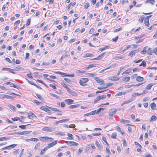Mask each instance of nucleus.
<instances>
[{
    "instance_id": "31",
    "label": "nucleus",
    "mask_w": 157,
    "mask_h": 157,
    "mask_svg": "<svg viewBox=\"0 0 157 157\" xmlns=\"http://www.w3.org/2000/svg\"><path fill=\"white\" fill-rule=\"evenodd\" d=\"M36 95L37 97L38 98L39 100L41 101H43L44 100L43 98L40 95L38 94H36Z\"/></svg>"
},
{
    "instance_id": "8",
    "label": "nucleus",
    "mask_w": 157,
    "mask_h": 157,
    "mask_svg": "<svg viewBox=\"0 0 157 157\" xmlns=\"http://www.w3.org/2000/svg\"><path fill=\"white\" fill-rule=\"evenodd\" d=\"M68 144L71 146H76L78 145V143L74 141H68Z\"/></svg>"
},
{
    "instance_id": "6",
    "label": "nucleus",
    "mask_w": 157,
    "mask_h": 157,
    "mask_svg": "<svg viewBox=\"0 0 157 157\" xmlns=\"http://www.w3.org/2000/svg\"><path fill=\"white\" fill-rule=\"evenodd\" d=\"M31 131H25L23 132H17V134L21 135H27L31 133Z\"/></svg>"
},
{
    "instance_id": "48",
    "label": "nucleus",
    "mask_w": 157,
    "mask_h": 157,
    "mask_svg": "<svg viewBox=\"0 0 157 157\" xmlns=\"http://www.w3.org/2000/svg\"><path fill=\"white\" fill-rule=\"evenodd\" d=\"M40 146V144L39 143H37L34 146V149L35 150L38 149L39 148V146Z\"/></svg>"
},
{
    "instance_id": "22",
    "label": "nucleus",
    "mask_w": 157,
    "mask_h": 157,
    "mask_svg": "<svg viewBox=\"0 0 157 157\" xmlns=\"http://www.w3.org/2000/svg\"><path fill=\"white\" fill-rule=\"evenodd\" d=\"M155 85V84H153L152 83L149 84H148L147 86L146 87V89H147L150 90L151 89L152 86Z\"/></svg>"
},
{
    "instance_id": "30",
    "label": "nucleus",
    "mask_w": 157,
    "mask_h": 157,
    "mask_svg": "<svg viewBox=\"0 0 157 157\" xmlns=\"http://www.w3.org/2000/svg\"><path fill=\"white\" fill-rule=\"evenodd\" d=\"M102 140L104 141V142H105V144H106L107 145L109 146V144L108 143L107 141V139L106 137H105V136H103L102 137Z\"/></svg>"
},
{
    "instance_id": "5",
    "label": "nucleus",
    "mask_w": 157,
    "mask_h": 157,
    "mask_svg": "<svg viewBox=\"0 0 157 157\" xmlns=\"http://www.w3.org/2000/svg\"><path fill=\"white\" fill-rule=\"evenodd\" d=\"M59 75H61L62 77H74L75 76V75L73 74L71 75H67L66 73H63L60 71H59Z\"/></svg>"
},
{
    "instance_id": "56",
    "label": "nucleus",
    "mask_w": 157,
    "mask_h": 157,
    "mask_svg": "<svg viewBox=\"0 0 157 157\" xmlns=\"http://www.w3.org/2000/svg\"><path fill=\"white\" fill-rule=\"evenodd\" d=\"M65 103L63 102L62 101L60 103V106L61 108H63L65 106Z\"/></svg>"
},
{
    "instance_id": "21",
    "label": "nucleus",
    "mask_w": 157,
    "mask_h": 157,
    "mask_svg": "<svg viewBox=\"0 0 157 157\" xmlns=\"http://www.w3.org/2000/svg\"><path fill=\"white\" fill-rule=\"evenodd\" d=\"M119 78L116 76H113L111 78V80L113 81H117L119 79Z\"/></svg>"
},
{
    "instance_id": "47",
    "label": "nucleus",
    "mask_w": 157,
    "mask_h": 157,
    "mask_svg": "<svg viewBox=\"0 0 157 157\" xmlns=\"http://www.w3.org/2000/svg\"><path fill=\"white\" fill-rule=\"evenodd\" d=\"M64 80L68 83L71 84V80L67 78H64Z\"/></svg>"
},
{
    "instance_id": "11",
    "label": "nucleus",
    "mask_w": 157,
    "mask_h": 157,
    "mask_svg": "<svg viewBox=\"0 0 157 157\" xmlns=\"http://www.w3.org/2000/svg\"><path fill=\"white\" fill-rule=\"evenodd\" d=\"M17 145V144H11L9 146L6 147H5L3 148V149H10L11 148H13L15 147Z\"/></svg>"
},
{
    "instance_id": "37",
    "label": "nucleus",
    "mask_w": 157,
    "mask_h": 157,
    "mask_svg": "<svg viewBox=\"0 0 157 157\" xmlns=\"http://www.w3.org/2000/svg\"><path fill=\"white\" fill-rule=\"evenodd\" d=\"M12 120L13 121H21V119H20L19 117H15L14 118H11Z\"/></svg>"
},
{
    "instance_id": "52",
    "label": "nucleus",
    "mask_w": 157,
    "mask_h": 157,
    "mask_svg": "<svg viewBox=\"0 0 157 157\" xmlns=\"http://www.w3.org/2000/svg\"><path fill=\"white\" fill-rule=\"evenodd\" d=\"M101 135V132H98V133H93L92 134V135L94 136H98Z\"/></svg>"
},
{
    "instance_id": "63",
    "label": "nucleus",
    "mask_w": 157,
    "mask_h": 157,
    "mask_svg": "<svg viewBox=\"0 0 157 157\" xmlns=\"http://www.w3.org/2000/svg\"><path fill=\"white\" fill-rule=\"evenodd\" d=\"M75 127V125L74 124H72L69 125V128H74Z\"/></svg>"
},
{
    "instance_id": "10",
    "label": "nucleus",
    "mask_w": 157,
    "mask_h": 157,
    "mask_svg": "<svg viewBox=\"0 0 157 157\" xmlns=\"http://www.w3.org/2000/svg\"><path fill=\"white\" fill-rule=\"evenodd\" d=\"M95 144L98 148L99 150H101L102 148V145L100 144L99 141L97 140L95 141Z\"/></svg>"
},
{
    "instance_id": "7",
    "label": "nucleus",
    "mask_w": 157,
    "mask_h": 157,
    "mask_svg": "<svg viewBox=\"0 0 157 157\" xmlns=\"http://www.w3.org/2000/svg\"><path fill=\"white\" fill-rule=\"evenodd\" d=\"M39 139L40 140L42 141H44L49 139L53 140V139L52 138L49 137L48 136L41 137L39 138Z\"/></svg>"
},
{
    "instance_id": "43",
    "label": "nucleus",
    "mask_w": 157,
    "mask_h": 157,
    "mask_svg": "<svg viewBox=\"0 0 157 157\" xmlns=\"http://www.w3.org/2000/svg\"><path fill=\"white\" fill-rule=\"evenodd\" d=\"M27 81H28V82L29 83H30V84H31V85H34L35 86H36V87H38V86L37 85H36L33 82H31V81H29V80H28V79H26Z\"/></svg>"
},
{
    "instance_id": "57",
    "label": "nucleus",
    "mask_w": 157,
    "mask_h": 157,
    "mask_svg": "<svg viewBox=\"0 0 157 157\" xmlns=\"http://www.w3.org/2000/svg\"><path fill=\"white\" fill-rule=\"evenodd\" d=\"M123 146L124 147L126 146L127 145V142H126V140L124 139L123 140Z\"/></svg>"
},
{
    "instance_id": "50",
    "label": "nucleus",
    "mask_w": 157,
    "mask_h": 157,
    "mask_svg": "<svg viewBox=\"0 0 157 157\" xmlns=\"http://www.w3.org/2000/svg\"><path fill=\"white\" fill-rule=\"evenodd\" d=\"M70 120L69 119H65L61 120L59 121V122H60V123H63L66 121H67Z\"/></svg>"
},
{
    "instance_id": "51",
    "label": "nucleus",
    "mask_w": 157,
    "mask_h": 157,
    "mask_svg": "<svg viewBox=\"0 0 157 157\" xmlns=\"http://www.w3.org/2000/svg\"><path fill=\"white\" fill-rule=\"evenodd\" d=\"M149 99V98L148 97H145L144 98H143V99L142 101L143 102H146L148 101Z\"/></svg>"
},
{
    "instance_id": "55",
    "label": "nucleus",
    "mask_w": 157,
    "mask_h": 157,
    "mask_svg": "<svg viewBox=\"0 0 157 157\" xmlns=\"http://www.w3.org/2000/svg\"><path fill=\"white\" fill-rule=\"evenodd\" d=\"M57 112H58V113L57 114V115L60 116H61L62 115L63 112L61 111L58 109Z\"/></svg>"
},
{
    "instance_id": "2",
    "label": "nucleus",
    "mask_w": 157,
    "mask_h": 157,
    "mask_svg": "<svg viewBox=\"0 0 157 157\" xmlns=\"http://www.w3.org/2000/svg\"><path fill=\"white\" fill-rule=\"evenodd\" d=\"M89 80V79L87 78H81L79 79V83L81 86H87V82Z\"/></svg>"
},
{
    "instance_id": "24",
    "label": "nucleus",
    "mask_w": 157,
    "mask_h": 157,
    "mask_svg": "<svg viewBox=\"0 0 157 157\" xmlns=\"http://www.w3.org/2000/svg\"><path fill=\"white\" fill-rule=\"evenodd\" d=\"M116 129H117V130L119 132H120L123 135L125 134V132H122V130L121 129V128L118 126H117L116 127Z\"/></svg>"
},
{
    "instance_id": "36",
    "label": "nucleus",
    "mask_w": 157,
    "mask_h": 157,
    "mask_svg": "<svg viewBox=\"0 0 157 157\" xmlns=\"http://www.w3.org/2000/svg\"><path fill=\"white\" fill-rule=\"evenodd\" d=\"M43 130L45 131H47V132H50L51 131V129L50 128L47 127H45L43 129Z\"/></svg>"
},
{
    "instance_id": "40",
    "label": "nucleus",
    "mask_w": 157,
    "mask_h": 157,
    "mask_svg": "<svg viewBox=\"0 0 157 157\" xmlns=\"http://www.w3.org/2000/svg\"><path fill=\"white\" fill-rule=\"evenodd\" d=\"M105 53H101V54L98 57L96 58H94V59H93V60H94V59H99V58H100V57H102L104 55V54Z\"/></svg>"
},
{
    "instance_id": "9",
    "label": "nucleus",
    "mask_w": 157,
    "mask_h": 157,
    "mask_svg": "<svg viewBox=\"0 0 157 157\" xmlns=\"http://www.w3.org/2000/svg\"><path fill=\"white\" fill-rule=\"evenodd\" d=\"M64 101L66 104L68 105H71L74 101V100L70 99H66Z\"/></svg>"
},
{
    "instance_id": "62",
    "label": "nucleus",
    "mask_w": 157,
    "mask_h": 157,
    "mask_svg": "<svg viewBox=\"0 0 157 157\" xmlns=\"http://www.w3.org/2000/svg\"><path fill=\"white\" fill-rule=\"evenodd\" d=\"M153 51L156 55H157V48H155L153 50Z\"/></svg>"
},
{
    "instance_id": "20",
    "label": "nucleus",
    "mask_w": 157,
    "mask_h": 157,
    "mask_svg": "<svg viewBox=\"0 0 157 157\" xmlns=\"http://www.w3.org/2000/svg\"><path fill=\"white\" fill-rule=\"evenodd\" d=\"M136 52V51H135V50L132 51L129 54L128 56H130L131 57H132L135 55Z\"/></svg>"
},
{
    "instance_id": "64",
    "label": "nucleus",
    "mask_w": 157,
    "mask_h": 157,
    "mask_svg": "<svg viewBox=\"0 0 157 157\" xmlns=\"http://www.w3.org/2000/svg\"><path fill=\"white\" fill-rule=\"evenodd\" d=\"M131 71L129 69H127L126 71H125L123 73V74H128L130 73Z\"/></svg>"
},
{
    "instance_id": "46",
    "label": "nucleus",
    "mask_w": 157,
    "mask_h": 157,
    "mask_svg": "<svg viewBox=\"0 0 157 157\" xmlns=\"http://www.w3.org/2000/svg\"><path fill=\"white\" fill-rule=\"evenodd\" d=\"M39 139L36 138H31V141L37 142L39 141Z\"/></svg>"
},
{
    "instance_id": "33",
    "label": "nucleus",
    "mask_w": 157,
    "mask_h": 157,
    "mask_svg": "<svg viewBox=\"0 0 157 157\" xmlns=\"http://www.w3.org/2000/svg\"><path fill=\"white\" fill-rule=\"evenodd\" d=\"M132 101V100L131 99H129V100H128L126 101L123 102L121 104V105L122 106H123L125 104H128V103H130V102H131Z\"/></svg>"
},
{
    "instance_id": "12",
    "label": "nucleus",
    "mask_w": 157,
    "mask_h": 157,
    "mask_svg": "<svg viewBox=\"0 0 157 157\" xmlns=\"http://www.w3.org/2000/svg\"><path fill=\"white\" fill-rule=\"evenodd\" d=\"M57 141H55L49 144H48V146L49 148L52 147L53 146L55 145L57 143Z\"/></svg>"
},
{
    "instance_id": "29",
    "label": "nucleus",
    "mask_w": 157,
    "mask_h": 157,
    "mask_svg": "<svg viewBox=\"0 0 157 157\" xmlns=\"http://www.w3.org/2000/svg\"><path fill=\"white\" fill-rule=\"evenodd\" d=\"M130 79V77L129 76L125 77L123 78V80L125 82H128L129 81Z\"/></svg>"
},
{
    "instance_id": "27",
    "label": "nucleus",
    "mask_w": 157,
    "mask_h": 157,
    "mask_svg": "<svg viewBox=\"0 0 157 157\" xmlns=\"http://www.w3.org/2000/svg\"><path fill=\"white\" fill-rule=\"evenodd\" d=\"M46 106L49 109L52 110V111H54L55 112H57L58 110V109L56 108L51 107L47 105H46Z\"/></svg>"
},
{
    "instance_id": "38",
    "label": "nucleus",
    "mask_w": 157,
    "mask_h": 157,
    "mask_svg": "<svg viewBox=\"0 0 157 157\" xmlns=\"http://www.w3.org/2000/svg\"><path fill=\"white\" fill-rule=\"evenodd\" d=\"M155 1L154 0H147L146 1V3H151L152 4H154Z\"/></svg>"
},
{
    "instance_id": "58",
    "label": "nucleus",
    "mask_w": 157,
    "mask_h": 157,
    "mask_svg": "<svg viewBox=\"0 0 157 157\" xmlns=\"http://www.w3.org/2000/svg\"><path fill=\"white\" fill-rule=\"evenodd\" d=\"M125 94V93H124L123 92H121L119 93H118L116 94V95L117 96H120L122 95L123 94Z\"/></svg>"
},
{
    "instance_id": "44",
    "label": "nucleus",
    "mask_w": 157,
    "mask_h": 157,
    "mask_svg": "<svg viewBox=\"0 0 157 157\" xmlns=\"http://www.w3.org/2000/svg\"><path fill=\"white\" fill-rule=\"evenodd\" d=\"M147 54L150 55H152V52L151 50V48H149L147 49Z\"/></svg>"
},
{
    "instance_id": "28",
    "label": "nucleus",
    "mask_w": 157,
    "mask_h": 157,
    "mask_svg": "<svg viewBox=\"0 0 157 157\" xmlns=\"http://www.w3.org/2000/svg\"><path fill=\"white\" fill-rule=\"evenodd\" d=\"M117 133L116 132H113L111 135V137L112 138L116 139L117 138Z\"/></svg>"
},
{
    "instance_id": "14",
    "label": "nucleus",
    "mask_w": 157,
    "mask_h": 157,
    "mask_svg": "<svg viewBox=\"0 0 157 157\" xmlns=\"http://www.w3.org/2000/svg\"><path fill=\"white\" fill-rule=\"evenodd\" d=\"M84 150V148L83 147H81L79 148L77 152V154L78 155H80L81 153L83 152Z\"/></svg>"
},
{
    "instance_id": "25",
    "label": "nucleus",
    "mask_w": 157,
    "mask_h": 157,
    "mask_svg": "<svg viewBox=\"0 0 157 157\" xmlns=\"http://www.w3.org/2000/svg\"><path fill=\"white\" fill-rule=\"evenodd\" d=\"M33 102L37 105H41L43 104L42 102L36 100H34Z\"/></svg>"
},
{
    "instance_id": "13",
    "label": "nucleus",
    "mask_w": 157,
    "mask_h": 157,
    "mask_svg": "<svg viewBox=\"0 0 157 157\" xmlns=\"http://www.w3.org/2000/svg\"><path fill=\"white\" fill-rule=\"evenodd\" d=\"M95 80L98 83L101 84H103L104 83V82L103 80L99 79L98 77H96L95 78Z\"/></svg>"
},
{
    "instance_id": "41",
    "label": "nucleus",
    "mask_w": 157,
    "mask_h": 157,
    "mask_svg": "<svg viewBox=\"0 0 157 157\" xmlns=\"http://www.w3.org/2000/svg\"><path fill=\"white\" fill-rule=\"evenodd\" d=\"M100 100H101L100 96H99L98 97H97L95 99V100L94 101V103H95L96 102H97L99 101Z\"/></svg>"
},
{
    "instance_id": "23",
    "label": "nucleus",
    "mask_w": 157,
    "mask_h": 157,
    "mask_svg": "<svg viewBox=\"0 0 157 157\" xmlns=\"http://www.w3.org/2000/svg\"><path fill=\"white\" fill-rule=\"evenodd\" d=\"M151 109L152 110H154L156 107V104L154 102H153L150 104Z\"/></svg>"
},
{
    "instance_id": "49",
    "label": "nucleus",
    "mask_w": 157,
    "mask_h": 157,
    "mask_svg": "<svg viewBox=\"0 0 157 157\" xmlns=\"http://www.w3.org/2000/svg\"><path fill=\"white\" fill-rule=\"evenodd\" d=\"M49 77V78H47V79L49 80H51L52 79H54L56 78L55 76L54 75H50Z\"/></svg>"
},
{
    "instance_id": "3",
    "label": "nucleus",
    "mask_w": 157,
    "mask_h": 157,
    "mask_svg": "<svg viewBox=\"0 0 157 157\" xmlns=\"http://www.w3.org/2000/svg\"><path fill=\"white\" fill-rule=\"evenodd\" d=\"M76 73L78 75H82L85 74L88 75L90 77H93L96 75V74L95 73H86L85 71H83L77 70Z\"/></svg>"
},
{
    "instance_id": "4",
    "label": "nucleus",
    "mask_w": 157,
    "mask_h": 157,
    "mask_svg": "<svg viewBox=\"0 0 157 157\" xmlns=\"http://www.w3.org/2000/svg\"><path fill=\"white\" fill-rule=\"evenodd\" d=\"M45 105V106L42 105L40 107V109L48 113H51L50 110Z\"/></svg>"
},
{
    "instance_id": "39",
    "label": "nucleus",
    "mask_w": 157,
    "mask_h": 157,
    "mask_svg": "<svg viewBox=\"0 0 157 157\" xmlns=\"http://www.w3.org/2000/svg\"><path fill=\"white\" fill-rule=\"evenodd\" d=\"M144 23L146 26H148L149 24V22L148 18H145L144 20Z\"/></svg>"
},
{
    "instance_id": "26",
    "label": "nucleus",
    "mask_w": 157,
    "mask_h": 157,
    "mask_svg": "<svg viewBox=\"0 0 157 157\" xmlns=\"http://www.w3.org/2000/svg\"><path fill=\"white\" fill-rule=\"evenodd\" d=\"M67 136H68V137L67 138V139L71 140H72L73 139V136L72 134L70 133H67Z\"/></svg>"
},
{
    "instance_id": "53",
    "label": "nucleus",
    "mask_w": 157,
    "mask_h": 157,
    "mask_svg": "<svg viewBox=\"0 0 157 157\" xmlns=\"http://www.w3.org/2000/svg\"><path fill=\"white\" fill-rule=\"evenodd\" d=\"M10 85L11 87H13L14 88H17V85L14 84L13 83H10Z\"/></svg>"
},
{
    "instance_id": "42",
    "label": "nucleus",
    "mask_w": 157,
    "mask_h": 157,
    "mask_svg": "<svg viewBox=\"0 0 157 157\" xmlns=\"http://www.w3.org/2000/svg\"><path fill=\"white\" fill-rule=\"evenodd\" d=\"M139 65L140 66H143L144 67H145L146 66V63L145 61H143Z\"/></svg>"
},
{
    "instance_id": "17",
    "label": "nucleus",
    "mask_w": 157,
    "mask_h": 157,
    "mask_svg": "<svg viewBox=\"0 0 157 157\" xmlns=\"http://www.w3.org/2000/svg\"><path fill=\"white\" fill-rule=\"evenodd\" d=\"M79 106H80V105L78 104L75 105H71L69 106L68 107V108L70 109H72L77 108Z\"/></svg>"
},
{
    "instance_id": "15",
    "label": "nucleus",
    "mask_w": 157,
    "mask_h": 157,
    "mask_svg": "<svg viewBox=\"0 0 157 157\" xmlns=\"http://www.w3.org/2000/svg\"><path fill=\"white\" fill-rule=\"evenodd\" d=\"M120 121V122L123 124L130 123L131 122L129 120H125L123 119H121Z\"/></svg>"
},
{
    "instance_id": "18",
    "label": "nucleus",
    "mask_w": 157,
    "mask_h": 157,
    "mask_svg": "<svg viewBox=\"0 0 157 157\" xmlns=\"http://www.w3.org/2000/svg\"><path fill=\"white\" fill-rule=\"evenodd\" d=\"M136 80L138 82H142L144 81V78L140 76H138L136 78Z\"/></svg>"
},
{
    "instance_id": "1",
    "label": "nucleus",
    "mask_w": 157,
    "mask_h": 157,
    "mask_svg": "<svg viewBox=\"0 0 157 157\" xmlns=\"http://www.w3.org/2000/svg\"><path fill=\"white\" fill-rule=\"evenodd\" d=\"M61 85L66 89L67 92L72 96H77L78 95V94L77 92L71 90V89L68 87V86L64 82H62Z\"/></svg>"
},
{
    "instance_id": "16",
    "label": "nucleus",
    "mask_w": 157,
    "mask_h": 157,
    "mask_svg": "<svg viewBox=\"0 0 157 157\" xmlns=\"http://www.w3.org/2000/svg\"><path fill=\"white\" fill-rule=\"evenodd\" d=\"M98 65V64H90L89 65L88 67H87L86 69H89V68H93L94 67H97V66Z\"/></svg>"
},
{
    "instance_id": "45",
    "label": "nucleus",
    "mask_w": 157,
    "mask_h": 157,
    "mask_svg": "<svg viewBox=\"0 0 157 157\" xmlns=\"http://www.w3.org/2000/svg\"><path fill=\"white\" fill-rule=\"evenodd\" d=\"M93 56V55L90 53H86L85 54L84 56V57H91Z\"/></svg>"
},
{
    "instance_id": "59",
    "label": "nucleus",
    "mask_w": 157,
    "mask_h": 157,
    "mask_svg": "<svg viewBox=\"0 0 157 157\" xmlns=\"http://www.w3.org/2000/svg\"><path fill=\"white\" fill-rule=\"evenodd\" d=\"M6 98L7 99H13V97L12 96L6 95Z\"/></svg>"
},
{
    "instance_id": "54",
    "label": "nucleus",
    "mask_w": 157,
    "mask_h": 157,
    "mask_svg": "<svg viewBox=\"0 0 157 157\" xmlns=\"http://www.w3.org/2000/svg\"><path fill=\"white\" fill-rule=\"evenodd\" d=\"M28 124L26 125H21L19 126V128H20L22 129H25V128L26 127L27 125Z\"/></svg>"
},
{
    "instance_id": "60",
    "label": "nucleus",
    "mask_w": 157,
    "mask_h": 157,
    "mask_svg": "<svg viewBox=\"0 0 157 157\" xmlns=\"http://www.w3.org/2000/svg\"><path fill=\"white\" fill-rule=\"evenodd\" d=\"M108 47H109V46H107L106 47L103 48H100L99 49V50L101 51H104V50H105L107 48H108Z\"/></svg>"
},
{
    "instance_id": "61",
    "label": "nucleus",
    "mask_w": 157,
    "mask_h": 157,
    "mask_svg": "<svg viewBox=\"0 0 157 157\" xmlns=\"http://www.w3.org/2000/svg\"><path fill=\"white\" fill-rule=\"evenodd\" d=\"M9 107L11 109H13L14 110H15V109H16L15 106H13L12 105H10Z\"/></svg>"
},
{
    "instance_id": "19",
    "label": "nucleus",
    "mask_w": 157,
    "mask_h": 157,
    "mask_svg": "<svg viewBox=\"0 0 157 157\" xmlns=\"http://www.w3.org/2000/svg\"><path fill=\"white\" fill-rule=\"evenodd\" d=\"M157 119V117L156 116L153 115H152L151 117L150 120V122H151L153 121H155Z\"/></svg>"
},
{
    "instance_id": "34",
    "label": "nucleus",
    "mask_w": 157,
    "mask_h": 157,
    "mask_svg": "<svg viewBox=\"0 0 157 157\" xmlns=\"http://www.w3.org/2000/svg\"><path fill=\"white\" fill-rule=\"evenodd\" d=\"M49 86L50 87H52L55 90L56 89V86L57 85L56 84H49Z\"/></svg>"
},
{
    "instance_id": "32",
    "label": "nucleus",
    "mask_w": 157,
    "mask_h": 157,
    "mask_svg": "<svg viewBox=\"0 0 157 157\" xmlns=\"http://www.w3.org/2000/svg\"><path fill=\"white\" fill-rule=\"evenodd\" d=\"M147 48V47H144L143 48V50L141 51V53L143 54H146L147 51L146 49Z\"/></svg>"
},
{
    "instance_id": "35",
    "label": "nucleus",
    "mask_w": 157,
    "mask_h": 157,
    "mask_svg": "<svg viewBox=\"0 0 157 157\" xmlns=\"http://www.w3.org/2000/svg\"><path fill=\"white\" fill-rule=\"evenodd\" d=\"M116 112H117V110L116 109H115L113 111L110 112L109 114V116L110 117L113 116V115L114 114H115L116 113Z\"/></svg>"
}]
</instances>
